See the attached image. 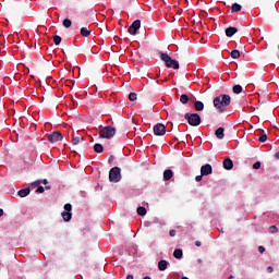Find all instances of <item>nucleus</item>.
<instances>
[{
	"instance_id": "obj_1",
	"label": "nucleus",
	"mask_w": 279,
	"mask_h": 279,
	"mask_svg": "<svg viewBox=\"0 0 279 279\" xmlns=\"http://www.w3.org/2000/svg\"><path fill=\"white\" fill-rule=\"evenodd\" d=\"M231 101H232V98L230 97V95L222 94L214 98V107L217 109V111L220 114H223V112H226L227 106H229Z\"/></svg>"
},
{
	"instance_id": "obj_2",
	"label": "nucleus",
	"mask_w": 279,
	"mask_h": 279,
	"mask_svg": "<svg viewBox=\"0 0 279 279\" xmlns=\"http://www.w3.org/2000/svg\"><path fill=\"white\" fill-rule=\"evenodd\" d=\"M160 60L165 62L167 69H180V63L173 60L168 53L161 52Z\"/></svg>"
},
{
	"instance_id": "obj_3",
	"label": "nucleus",
	"mask_w": 279,
	"mask_h": 279,
	"mask_svg": "<svg viewBox=\"0 0 279 279\" xmlns=\"http://www.w3.org/2000/svg\"><path fill=\"white\" fill-rule=\"evenodd\" d=\"M184 119L192 128H197L202 123V118L198 113H185Z\"/></svg>"
},
{
	"instance_id": "obj_4",
	"label": "nucleus",
	"mask_w": 279,
	"mask_h": 279,
	"mask_svg": "<svg viewBox=\"0 0 279 279\" xmlns=\"http://www.w3.org/2000/svg\"><path fill=\"white\" fill-rule=\"evenodd\" d=\"M114 134H117V129L116 128H112L110 125L108 126H105L102 128L100 131H99V137L100 138H112L114 136Z\"/></svg>"
},
{
	"instance_id": "obj_5",
	"label": "nucleus",
	"mask_w": 279,
	"mask_h": 279,
	"mask_svg": "<svg viewBox=\"0 0 279 279\" xmlns=\"http://www.w3.org/2000/svg\"><path fill=\"white\" fill-rule=\"evenodd\" d=\"M109 181L110 182H121V168L113 167L110 169Z\"/></svg>"
},
{
	"instance_id": "obj_6",
	"label": "nucleus",
	"mask_w": 279,
	"mask_h": 279,
	"mask_svg": "<svg viewBox=\"0 0 279 279\" xmlns=\"http://www.w3.org/2000/svg\"><path fill=\"white\" fill-rule=\"evenodd\" d=\"M73 210V206L68 203L64 205V211H62L63 221H70L73 218V214L71 213Z\"/></svg>"
},
{
	"instance_id": "obj_7",
	"label": "nucleus",
	"mask_w": 279,
	"mask_h": 279,
	"mask_svg": "<svg viewBox=\"0 0 279 279\" xmlns=\"http://www.w3.org/2000/svg\"><path fill=\"white\" fill-rule=\"evenodd\" d=\"M153 130L155 136H165L167 134V128L162 123H157Z\"/></svg>"
},
{
	"instance_id": "obj_8",
	"label": "nucleus",
	"mask_w": 279,
	"mask_h": 279,
	"mask_svg": "<svg viewBox=\"0 0 279 279\" xmlns=\"http://www.w3.org/2000/svg\"><path fill=\"white\" fill-rule=\"evenodd\" d=\"M141 29V20H135L129 27V34L136 36V33Z\"/></svg>"
},
{
	"instance_id": "obj_9",
	"label": "nucleus",
	"mask_w": 279,
	"mask_h": 279,
	"mask_svg": "<svg viewBox=\"0 0 279 279\" xmlns=\"http://www.w3.org/2000/svg\"><path fill=\"white\" fill-rule=\"evenodd\" d=\"M64 138V135H62L60 132H52L48 134V141L49 143H58Z\"/></svg>"
},
{
	"instance_id": "obj_10",
	"label": "nucleus",
	"mask_w": 279,
	"mask_h": 279,
	"mask_svg": "<svg viewBox=\"0 0 279 279\" xmlns=\"http://www.w3.org/2000/svg\"><path fill=\"white\" fill-rule=\"evenodd\" d=\"M211 173H213V166H210V163H206L201 167L202 175H210Z\"/></svg>"
},
{
	"instance_id": "obj_11",
	"label": "nucleus",
	"mask_w": 279,
	"mask_h": 279,
	"mask_svg": "<svg viewBox=\"0 0 279 279\" xmlns=\"http://www.w3.org/2000/svg\"><path fill=\"white\" fill-rule=\"evenodd\" d=\"M222 165H223V169H226L227 171H231V169L234 168V162L230 158L225 159Z\"/></svg>"
},
{
	"instance_id": "obj_12",
	"label": "nucleus",
	"mask_w": 279,
	"mask_h": 279,
	"mask_svg": "<svg viewBox=\"0 0 279 279\" xmlns=\"http://www.w3.org/2000/svg\"><path fill=\"white\" fill-rule=\"evenodd\" d=\"M225 132H226V129H223V128H218L216 131H215V136L219 140V141H223V138H225V136H226V134H225Z\"/></svg>"
},
{
	"instance_id": "obj_13",
	"label": "nucleus",
	"mask_w": 279,
	"mask_h": 279,
	"mask_svg": "<svg viewBox=\"0 0 279 279\" xmlns=\"http://www.w3.org/2000/svg\"><path fill=\"white\" fill-rule=\"evenodd\" d=\"M236 32H239V28L230 26L226 29V37L232 38V36H234V34H236Z\"/></svg>"
},
{
	"instance_id": "obj_14",
	"label": "nucleus",
	"mask_w": 279,
	"mask_h": 279,
	"mask_svg": "<svg viewBox=\"0 0 279 279\" xmlns=\"http://www.w3.org/2000/svg\"><path fill=\"white\" fill-rule=\"evenodd\" d=\"M173 178V170L167 169L163 171V180L165 182H169Z\"/></svg>"
},
{
	"instance_id": "obj_15",
	"label": "nucleus",
	"mask_w": 279,
	"mask_h": 279,
	"mask_svg": "<svg viewBox=\"0 0 279 279\" xmlns=\"http://www.w3.org/2000/svg\"><path fill=\"white\" fill-rule=\"evenodd\" d=\"M167 267H169V262H167L166 259H161L158 262L159 271H166Z\"/></svg>"
},
{
	"instance_id": "obj_16",
	"label": "nucleus",
	"mask_w": 279,
	"mask_h": 279,
	"mask_svg": "<svg viewBox=\"0 0 279 279\" xmlns=\"http://www.w3.org/2000/svg\"><path fill=\"white\" fill-rule=\"evenodd\" d=\"M32 192V190L29 187H25V189H22L17 192V195L20 197H27V195H29V193Z\"/></svg>"
},
{
	"instance_id": "obj_17",
	"label": "nucleus",
	"mask_w": 279,
	"mask_h": 279,
	"mask_svg": "<svg viewBox=\"0 0 279 279\" xmlns=\"http://www.w3.org/2000/svg\"><path fill=\"white\" fill-rule=\"evenodd\" d=\"M194 108L196 112H202V110H204V102L196 100L194 102Z\"/></svg>"
},
{
	"instance_id": "obj_18",
	"label": "nucleus",
	"mask_w": 279,
	"mask_h": 279,
	"mask_svg": "<svg viewBox=\"0 0 279 279\" xmlns=\"http://www.w3.org/2000/svg\"><path fill=\"white\" fill-rule=\"evenodd\" d=\"M81 143H84L83 136H73L72 138V145H81Z\"/></svg>"
},
{
	"instance_id": "obj_19",
	"label": "nucleus",
	"mask_w": 279,
	"mask_h": 279,
	"mask_svg": "<svg viewBox=\"0 0 279 279\" xmlns=\"http://www.w3.org/2000/svg\"><path fill=\"white\" fill-rule=\"evenodd\" d=\"M173 256H174V258H178L180 260V258H182V256H184L182 248H175L173 252Z\"/></svg>"
},
{
	"instance_id": "obj_20",
	"label": "nucleus",
	"mask_w": 279,
	"mask_h": 279,
	"mask_svg": "<svg viewBox=\"0 0 279 279\" xmlns=\"http://www.w3.org/2000/svg\"><path fill=\"white\" fill-rule=\"evenodd\" d=\"M232 90L234 95H241V93H243V87L241 85H234Z\"/></svg>"
},
{
	"instance_id": "obj_21",
	"label": "nucleus",
	"mask_w": 279,
	"mask_h": 279,
	"mask_svg": "<svg viewBox=\"0 0 279 279\" xmlns=\"http://www.w3.org/2000/svg\"><path fill=\"white\" fill-rule=\"evenodd\" d=\"M137 215H140V217H145V215H147V209L143 206L137 207Z\"/></svg>"
},
{
	"instance_id": "obj_22",
	"label": "nucleus",
	"mask_w": 279,
	"mask_h": 279,
	"mask_svg": "<svg viewBox=\"0 0 279 279\" xmlns=\"http://www.w3.org/2000/svg\"><path fill=\"white\" fill-rule=\"evenodd\" d=\"M241 10H242V7H241V4H239V3H233V4L231 5V12H232V13H234V12H241Z\"/></svg>"
},
{
	"instance_id": "obj_23",
	"label": "nucleus",
	"mask_w": 279,
	"mask_h": 279,
	"mask_svg": "<svg viewBox=\"0 0 279 279\" xmlns=\"http://www.w3.org/2000/svg\"><path fill=\"white\" fill-rule=\"evenodd\" d=\"M94 151H96V154H102L104 153V146L101 144H95L94 145Z\"/></svg>"
},
{
	"instance_id": "obj_24",
	"label": "nucleus",
	"mask_w": 279,
	"mask_h": 279,
	"mask_svg": "<svg viewBox=\"0 0 279 279\" xmlns=\"http://www.w3.org/2000/svg\"><path fill=\"white\" fill-rule=\"evenodd\" d=\"M81 35H82L84 38H88V36H90V31H88V28H86V27H82V28H81Z\"/></svg>"
},
{
	"instance_id": "obj_25",
	"label": "nucleus",
	"mask_w": 279,
	"mask_h": 279,
	"mask_svg": "<svg viewBox=\"0 0 279 279\" xmlns=\"http://www.w3.org/2000/svg\"><path fill=\"white\" fill-rule=\"evenodd\" d=\"M231 58H233V60H239V58H241V52L239 50H232Z\"/></svg>"
},
{
	"instance_id": "obj_26",
	"label": "nucleus",
	"mask_w": 279,
	"mask_h": 279,
	"mask_svg": "<svg viewBox=\"0 0 279 279\" xmlns=\"http://www.w3.org/2000/svg\"><path fill=\"white\" fill-rule=\"evenodd\" d=\"M189 99H190L189 95H186V94H183L180 96V102L183 105L189 104Z\"/></svg>"
},
{
	"instance_id": "obj_27",
	"label": "nucleus",
	"mask_w": 279,
	"mask_h": 279,
	"mask_svg": "<svg viewBox=\"0 0 279 279\" xmlns=\"http://www.w3.org/2000/svg\"><path fill=\"white\" fill-rule=\"evenodd\" d=\"M71 25H73V22H71L70 19H64V20H63V27H65L66 29H69V27H71Z\"/></svg>"
},
{
	"instance_id": "obj_28",
	"label": "nucleus",
	"mask_w": 279,
	"mask_h": 279,
	"mask_svg": "<svg viewBox=\"0 0 279 279\" xmlns=\"http://www.w3.org/2000/svg\"><path fill=\"white\" fill-rule=\"evenodd\" d=\"M53 43L54 45H60V43H62V37H60L59 35H54L53 37Z\"/></svg>"
},
{
	"instance_id": "obj_29",
	"label": "nucleus",
	"mask_w": 279,
	"mask_h": 279,
	"mask_svg": "<svg viewBox=\"0 0 279 279\" xmlns=\"http://www.w3.org/2000/svg\"><path fill=\"white\" fill-rule=\"evenodd\" d=\"M268 230H269L270 234H276L278 232V227L270 226Z\"/></svg>"
},
{
	"instance_id": "obj_30",
	"label": "nucleus",
	"mask_w": 279,
	"mask_h": 279,
	"mask_svg": "<svg viewBox=\"0 0 279 279\" xmlns=\"http://www.w3.org/2000/svg\"><path fill=\"white\" fill-rule=\"evenodd\" d=\"M259 143H265L267 142V134H262L258 138Z\"/></svg>"
},
{
	"instance_id": "obj_31",
	"label": "nucleus",
	"mask_w": 279,
	"mask_h": 279,
	"mask_svg": "<svg viewBox=\"0 0 279 279\" xmlns=\"http://www.w3.org/2000/svg\"><path fill=\"white\" fill-rule=\"evenodd\" d=\"M129 99L130 101H136V93H130Z\"/></svg>"
},
{
	"instance_id": "obj_32",
	"label": "nucleus",
	"mask_w": 279,
	"mask_h": 279,
	"mask_svg": "<svg viewBox=\"0 0 279 279\" xmlns=\"http://www.w3.org/2000/svg\"><path fill=\"white\" fill-rule=\"evenodd\" d=\"M36 193H45V187L43 185H39L36 190Z\"/></svg>"
},
{
	"instance_id": "obj_33",
	"label": "nucleus",
	"mask_w": 279,
	"mask_h": 279,
	"mask_svg": "<svg viewBox=\"0 0 279 279\" xmlns=\"http://www.w3.org/2000/svg\"><path fill=\"white\" fill-rule=\"evenodd\" d=\"M253 169H260V161H256L254 165H253Z\"/></svg>"
},
{
	"instance_id": "obj_34",
	"label": "nucleus",
	"mask_w": 279,
	"mask_h": 279,
	"mask_svg": "<svg viewBox=\"0 0 279 279\" xmlns=\"http://www.w3.org/2000/svg\"><path fill=\"white\" fill-rule=\"evenodd\" d=\"M203 178H204V175H202V173H201V175L195 177V181L196 182H202Z\"/></svg>"
},
{
	"instance_id": "obj_35",
	"label": "nucleus",
	"mask_w": 279,
	"mask_h": 279,
	"mask_svg": "<svg viewBox=\"0 0 279 279\" xmlns=\"http://www.w3.org/2000/svg\"><path fill=\"white\" fill-rule=\"evenodd\" d=\"M169 234H170V236H175L177 231H175L174 229H171V230L169 231Z\"/></svg>"
},
{
	"instance_id": "obj_36",
	"label": "nucleus",
	"mask_w": 279,
	"mask_h": 279,
	"mask_svg": "<svg viewBox=\"0 0 279 279\" xmlns=\"http://www.w3.org/2000/svg\"><path fill=\"white\" fill-rule=\"evenodd\" d=\"M258 252H259V254H264L265 253V246H258Z\"/></svg>"
},
{
	"instance_id": "obj_37",
	"label": "nucleus",
	"mask_w": 279,
	"mask_h": 279,
	"mask_svg": "<svg viewBox=\"0 0 279 279\" xmlns=\"http://www.w3.org/2000/svg\"><path fill=\"white\" fill-rule=\"evenodd\" d=\"M267 272H268V274H272V272H274V267L268 266V267H267Z\"/></svg>"
},
{
	"instance_id": "obj_38",
	"label": "nucleus",
	"mask_w": 279,
	"mask_h": 279,
	"mask_svg": "<svg viewBox=\"0 0 279 279\" xmlns=\"http://www.w3.org/2000/svg\"><path fill=\"white\" fill-rule=\"evenodd\" d=\"M195 245H196V247H202V241H196Z\"/></svg>"
},
{
	"instance_id": "obj_39",
	"label": "nucleus",
	"mask_w": 279,
	"mask_h": 279,
	"mask_svg": "<svg viewBox=\"0 0 279 279\" xmlns=\"http://www.w3.org/2000/svg\"><path fill=\"white\" fill-rule=\"evenodd\" d=\"M43 184L47 185V184H49V181L47 179H44Z\"/></svg>"
},
{
	"instance_id": "obj_40",
	"label": "nucleus",
	"mask_w": 279,
	"mask_h": 279,
	"mask_svg": "<svg viewBox=\"0 0 279 279\" xmlns=\"http://www.w3.org/2000/svg\"><path fill=\"white\" fill-rule=\"evenodd\" d=\"M41 183H43V181H40V180H37V181L35 182L36 186H38V185L41 184Z\"/></svg>"
},
{
	"instance_id": "obj_41",
	"label": "nucleus",
	"mask_w": 279,
	"mask_h": 279,
	"mask_svg": "<svg viewBox=\"0 0 279 279\" xmlns=\"http://www.w3.org/2000/svg\"><path fill=\"white\" fill-rule=\"evenodd\" d=\"M126 279H134V276L133 275H128Z\"/></svg>"
},
{
	"instance_id": "obj_42",
	"label": "nucleus",
	"mask_w": 279,
	"mask_h": 279,
	"mask_svg": "<svg viewBox=\"0 0 279 279\" xmlns=\"http://www.w3.org/2000/svg\"><path fill=\"white\" fill-rule=\"evenodd\" d=\"M275 158H277V160H279V151H277V153L275 154Z\"/></svg>"
},
{
	"instance_id": "obj_43",
	"label": "nucleus",
	"mask_w": 279,
	"mask_h": 279,
	"mask_svg": "<svg viewBox=\"0 0 279 279\" xmlns=\"http://www.w3.org/2000/svg\"><path fill=\"white\" fill-rule=\"evenodd\" d=\"M46 191H51V185H46Z\"/></svg>"
},
{
	"instance_id": "obj_44",
	"label": "nucleus",
	"mask_w": 279,
	"mask_h": 279,
	"mask_svg": "<svg viewBox=\"0 0 279 279\" xmlns=\"http://www.w3.org/2000/svg\"><path fill=\"white\" fill-rule=\"evenodd\" d=\"M0 217H3V209L0 208Z\"/></svg>"
},
{
	"instance_id": "obj_45",
	"label": "nucleus",
	"mask_w": 279,
	"mask_h": 279,
	"mask_svg": "<svg viewBox=\"0 0 279 279\" xmlns=\"http://www.w3.org/2000/svg\"><path fill=\"white\" fill-rule=\"evenodd\" d=\"M143 279H151V277H149V276H146V277H144Z\"/></svg>"
},
{
	"instance_id": "obj_46",
	"label": "nucleus",
	"mask_w": 279,
	"mask_h": 279,
	"mask_svg": "<svg viewBox=\"0 0 279 279\" xmlns=\"http://www.w3.org/2000/svg\"><path fill=\"white\" fill-rule=\"evenodd\" d=\"M233 278H234V276L230 275L228 279H233Z\"/></svg>"
},
{
	"instance_id": "obj_47",
	"label": "nucleus",
	"mask_w": 279,
	"mask_h": 279,
	"mask_svg": "<svg viewBox=\"0 0 279 279\" xmlns=\"http://www.w3.org/2000/svg\"><path fill=\"white\" fill-rule=\"evenodd\" d=\"M181 279H189L187 277H182Z\"/></svg>"
}]
</instances>
